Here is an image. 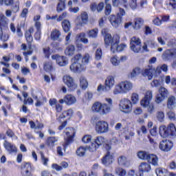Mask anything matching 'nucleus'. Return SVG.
I'll return each instance as SVG.
<instances>
[{"label":"nucleus","mask_w":176,"mask_h":176,"mask_svg":"<svg viewBox=\"0 0 176 176\" xmlns=\"http://www.w3.org/2000/svg\"><path fill=\"white\" fill-rule=\"evenodd\" d=\"M3 146L6 151H7L8 153H9V155H13L14 153L15 154L17 153V147H16V145L10 143L8 140L4 141Z\"/></svg>","instance_id":"obj_16"},{"label":"nucleus","mask_w":176,"mask_h":176,"mask_svg":"<svg viewBox=\"0 0 176 176\" xmlns=\"http://www.w3.org/2000/svg\"><path fill=\"white\" fill-rule=\"evenodd\" d=\"M151 164L148 162H142L139 166V173L136 176H144V173H149L151 171Z\"/></svg>","instance_id":"obj_15"},{"label":"nucleus","mask_w":176,"mask_h":176,"mask_svg":"<svg viewBox=\"0 0 176 176\" xmlns=\"http://www.w3.org/2000/svg\"><path fill=\"white\" fill-rule=\"evenodd\" d=\"M105 101L108 104H102L101 115H107V113H109V112H111V110L112 109V99L111 98H106Z\"/></svg>","instance_id":"obj_12"},{"label":"nucleus","mask_w":176,"mask_h":176,"mask_svg":"<svg viewBox=\"0 0 176 176\" xmlns=\"http://www.w3.org/2000/svg\"><path fill=\"white\" fill-rule=\"evenodd\" d=\"M80 86L82 87V89H87V86H89L87 80H86V78H85L83 76L80 78Z\"/></svg>","instance_id":"obj_43"},{"label":"nucleus","mask_w":176,"mask_h":176,"mask_svg":"<svg viewBox=\"0 0 176 176\" xmlns=\"http://www.w3.org/2000/svg\"><path fill=\"white\" fill-rule=\"evenodd\" d=\"M72 63L70 65V70L74 74H80V72L86 69V65L89 64L90 60V55L85 54L82 56L81 54H77L72 58Z\"/></svg>","instance_id":"obj_1"},{"label":"nucleus","mask_w":176,"mask_h":176,"mask_svg":"<svg viewBox=\"0 0 176 176\" xmlns=\"http://www.w3.org/2000/svg\"><path fill=\"white\" fill-rule=\"evenodd\" d=\"M74 115V110L69 109L63 112V113L58 118V122H62L61 119H71V116Z\"/></svg>","instance_id":"obj_24"},{"label":"nucleus","mask_w":176,"mask_h":176,"mask_svg":"<svg viewBox=\"0 0 176 176\" xmlns=\"http://www.w3.org/2000/svg\"><path fill=\"white\" fill-rule=\"evenodd\" d=\"M146 108H147V111L149 112V113H153V112H155V104L153 103H151V102Z\"/></svg>","instance_id":"obj_58"},{"label":"nucleus","mask_w":176,"mask_h":176,"mask_svg":"<svg viewBox=\"0 0 176 176\" xmlns=\"http://www.w3.org/2000/svg\"><path fill=\"white\" fill-rule=\"evenodd\" d=\"M156 175L157 176H167L168 175V171L167 169L158 168L155 170Z\"/></svg>","instance_id":"obj_33"},{"label":"nucleus","mask_w":176,"mask_h":176,"mask_svg":"<svg viewBox=\"0 0 176 176\" xmlns=\"http://www.w3.org/2000/svg\"><path fill=\"white\" fill-rule=\"evenodd\" d=\"M41 160L43 162V164L44 166H47V163L49 162V158L45 157V154H43V153H41Z\"/></svg>","instance_id":"obj_62"},{"label":"nucleus","mask_w":176,"mask_h":176,"mask_svg":"<svg viewBox=\"0 0 176 176\" xmlns=\"http://www.w3.org/2000/svg\"><path fill=\"white\" fill-rule=\"evenodd\" d=\"M133 108L131 101L129 99H122L120 102V109L124 113H130Z\"/></svg>","instance_id":"obj_7"},{"label":"nucleus","mask_w":176,"mask_h":176,"mask_svg":"<svg viewBox=\"0 0 176 176\" xmlns=\"http://www.w3.org/2000/svg\"><path fill=\"white\" fill-rule=\"evenodd\" d=\"M62 27L65 32H68L69 31V28H71V23H69V21L65 19L62 21Z\"/></svg>","instance_id":"obj_35"},{"label":"nucleus","mask_w":176,"mask_h":176,"mask_svg":"<svg viewBox=\"0 0 176 176\" xmlns=\"http://www.w3.org/2000/svg\"><path fill=\"white\" fill-rule=\"evenodd\" d=\"M43 69L46 71V72L53 71V63L52 62H45L43 64Z\"/></svg>","instance_id":"obj_41"},{"label":"nucleus","mask_w":176,"mask_h":176,"mask_svg":"<svg viewBox=\"0 0 176 176\" xmlns=\"http://www.w3.org/2000/svg\"><path fill=\"white\" fill-rule=\"evenodd\" d=\"M94 142L95 143H92L91 146L87 148L90 152H96L99 146L105 145V144H107V139H105L104 136H98L94 139Z\"/></svg>","instance_id":"obj_4"},{"label":"nucleus","mask_w":176,"mask_h":176,"mask_svg":"<svg viewBox=\"0 0 176 176\" xmlns=\"http://www.w3.org/2000/svg\"><path fill=\"white\" fill-rule=\"evenodd\" d=\"M111 12H112V6H111V4H106L104 10L106 16H109V14H111Z\"/></svg>","instance_id":"obj_56"},{"label":"nucleus","mask_w":176,"mask_h":176,"mask_svg":"<svg viewBox=\"0 0 176 176\" xmlns=\"http://www.w3.org/2000/svg\"><path fill=\"white\" fill-rule=\"evenodd\" d=\"M165 98H164V96L158 94L156 96L155 102H157V104H160V102H162L163 100H164Z\"/></svg>","instance_id":"obj_61"},{"label":"nucleus","mask_w":176,"mask_h":176,"mask_svg":"<svg viewBox=\"0 0 176 176\" xmlns=\"http://www.w3.org/2000/svg\"><path fill=\"white\" fill-rule=\"evenodd\" d=\"M129 5L131 9H133V10L137 9V6H138L137 0H131L129 2Z\"/></svg>","instance_id":"obj_59"},{"label":"nucleus","mask_w":176,"mask_h":176,"mask_svg":"<svg viewBox=\"0 0 176 176\" xmlns=\"http://www.w3.org/2000/svg\"><path fill=\"white\" fill-rule=\"evenodd\" d=\"M153 74H156V68L152 65H148L142 72L143 76H147L148 80H151L153 78Z\"/></svg>","instance_id":"obj_11"},{"label":"nucleus","mask_w":176,"mask_h":176,"mask_svg":"<svg viewBox=\"0 0 176 176\" xmlns=\"http://www.w3.org/2000/svg\"><path fill=\"white\" fill-rule=\"evenodd\" d=\"M130 47L134 53H139L141 50V39L136 36L132 37L130 41Z\"/></svg>","instance_id":"obj_6"},{"label":"nucleus","mask_w":176,"mask_h":176,"mask_svg":"<svg viewBox=\"0 0 176 176\" xmlns=\"http://www.w3.org/2000/svg\"><path fill=\"white\" fill-rule=\"evenodd\" d=\"M166 116H168V119L170 120H172V122H174L176 120V116H175V113L173 111H169L167 112Z\"/></svg>","instance_id":"obj_50"},{"label":"nucleus","mask_w":176,"mask_h":176,"mask_svg":"<svg viewBox=\"0 0 176 176\" xmlns=\"http://www.w3.org/2000/svg\"><path fill=\"white\" fill-rule=\"evenodd\" d=\"M156 117H157L158 122H164V112L158 111L157 113Z\"/></svg>","instance_id":"obj_54"},{"label":"nucleus","mask_w":176,"mask_h":176,"mask_svg":"<svg viewBox=\"0 0 176 176\" xmlns=\"http://www.w3.org/2000/svg\"><path fill=\"white\" fill-rule=\"evenodd\" d=\"M0 27H8V22H6V16L3 14H0Z\"/></svg>","instance_id":"obj_46"},{"label":"nucleus","mask_w":176,"mask_h":176,"mask_svg":"<svg viewBox=\"0 0 176 176\" xmlns=\"http://www.w3.org/2000/svg\"><path fill=\"white\" fill-rule=\"evenodd\" d=\"M109 21L114 28H118L122 24V16L111 15L109 17Z\"/></svg>","instance_id":"obj_19"},{"label":"nucleus","mask_w":176,"mask_h":176,"mask_svg":"<svg viewBox=\"0 0 176 176\" xmlns=\"http://www.w3.org/2000/svg\"><path fill=\"white\" fill-rule=\"evenodd\" d=\"M96 60H101L102 57V50L100 48L97 49L95 54Z\"/></svg>","instance_id":"obj_55"},{"label":"nucleus","mask_w":176,"mask_h":176,"mask_svg":"<svg viewBox=\"0 0 176 176\" xmlns=\"http://www.w3.org/2000/svg\"><path fill=\"white\" fill-rule=\"evenodd\" d=\"M137 156L138 159H140L141 160H149V156H151V154L145 151H140L138 152Z\"/></svg>","instance_id":"obj_27"},{"label":"nucleus","mask_w":176,"mask_h":176,"mask_svg":"<svg viewBox=\"0 0 176 176\" xmlns=\"http://www.w3.org/2000/svg\"><path fill=\"white\" fill-rule=\"evenodd\" d=\"M159 94L166 98L168 96V90L164 88V87H161L159 89Z\"/></svg>","instance_id":"obj_48"},{"label":"nucleus","mask_w":176,"mask_h":176,"mask_svg":"<svg viewBox=\"0 0 176 176\" xmlns=\"http://www.w3.org/2000/svg\"><path fill=\"white\" fill-rule=\"evenodd\" d=\"M9 39V34L6 33H3L2 31V27L0 28V41H3V42H6Z\"/></svg>","instance_id":"obj_47"},{"label":"nucleus","mask_w":176,"mask_h":176,"mask_svg":"<svg viewBox=\"0 0 176 176\" xmlns=\"http://www.w3.org/2000/svg\"><path fill=\"white\" fill-rule=\"evenodd\" d=\"M160 135L162 138H167L169 135L175 136L176 135V128L175 125L173 123L169 124L168 127L164 125L160 126Z\"/></svg>","instance_id":"obj_3"},{"label":"nucleus","mask_w":176,"mask_h":176,"mask_svg":"<svg viewBox=\"0 0 176 176\" xmlns=\"http://www.w3.org/2000/svg\"><path fill=\"white\" fill-rule=\"evenodd\" d=\"M89 38H97L98 35V29L91 30L87 32Z\"/></svg>","instance_id":"obj_45"},{"label":"nucleus","mask_w":176,"mask_h":176,"mask_svg":"<svg viewBox=\"0 0 176 176\" xmlns=\"http://www.w3.org/2000/svg\"><path fill=\"white\" fill-rule=\"evenodd\" d=\"M60 36L61 32L57 29L54 30L51 33V38H52L53 41H61V38H60Z\"/></svg>","instance_id":"obj_30"},{"label":"nucleus","mask_w":176,"mask_h":176,"mask_svg":"<svg viewBox=\"0 0 176 176\" xmlns=\"http://www.w3.org/2000/svg\"><path fill=\"white\" fill-rule=\"evenodd\" d=\"M143 24H144V19L141 18H138L135 21V26H134L135 30H140V28L142 27Z\"/></svg>","instance_id":"obj_38"},{"label":"nucleus","mask_w":176,"mask_h":176,"mask_svg":"<svg viewBox=\"0 0 176 176\" xmlns=\"http://www.w3.org/2000/svg\"><path fill=\"white\" fill-rule=\"evenodd\" d=\"M116 39L112 38V36L110 34H106L104 36V43L107 46H109L112 43V41H116Z\"/></svg>","instance_id":"obj_42"},{"label":"nucleus","mask_w":176,"mask_h":176,"mask_svg":"<svg viewBox=\"0 0 176 176\" xmlns=\"http://www.w3.org/2000/svg\"><path fill=\"white\" fill-rule=\"evenodd\" d=\"M133 89V83L125 80L116 85L113 89V94H126Z\"/></svg>","instance_id":"obj_2"},{"label":"nucleus","mask_w":176,"mask_h":176,"mask_svg":"<svg viewBox=\"0 0 176 176\" xmlns=\"http://www.w3.org/2000/svg\"><path fill=\"white\" fill-rule=\"evenodd\" d=\"M77 38H79L80 41L85 45L89 43V39L86 38V34H85V32L77 34Z\"/></svg>","instance_id":"obj_39"},{"label":"nucleus","mask_w":176,"mask_h":176,"mask_svg":"<svg viewBox=\"0 0 176 176\" xmlns=\"http://www.w3.org/2000/svg\"><path fill=\"white\" fill-rule=\"evenodd\" d=\"M65 133L66 134V137H65V144H64V147L67 148V146L72 142L74 140V135H75V132L74 131V129L71 128H67L65 130Z\"/></svg>","instance_id":"obj_10"},{"label":"nucleus","mask_w":176,"mask_h":176,"mask_svg":"<svg viewBox=\"0 0 176 176\" xmlns=\"http://www.w3.org/2000/svg\"><path fill=\"white\" fill-rule=\"evenodd\" d=\"M140 100V97L138 96V95L135 93L132 94L131 96V101L133 102V104H137L138 102Z\"/></svg>","instance_id":"obj_57"},{"label":"nucleus","mask_w":176,"mask_h":176,"mask_svg":"<svg viewBox=\"0 0 176 176\" xmlns=\"http://www.w3.org/2000/svg\"><path fill=\"white\" fill-rule=\"evenodd\" d=\"M31 164L24 163L21 166V174L23 176H30L31 175Z\"/></svg>","instance_id":"obj_21"},{"label":"nucleus","mask_w":176,"mask_h":176,"mask_svg":"<svg viewBox=\"0 0 176 176\" xmlns=\"http://www.w3.org/2000/svg\"><path fill=\"white\" fill-rule=\"evenodd\" d=\"M111 45V50L113 53L118 51V46L119 45V41L118 39L112 41Z\"/></svg>","instance_id":"obj_37"},{"label":"nucleus","mask_w":176,"mask_h":176,"mask_svg":"<svg viewBox=\"0 0 176 176\" xmlns=\"http://www.w3.org/2000/svg\"><path fill=\"white\" fill-rule=\"evenodd\" d=\"M176 106V99L173 96H170L167 100V108L168 109H174Z\"/></svg>","instance_id":"obj_26"},{"label":"nucleus","mask_w":176,"mask_h":176,"mask_svg":"<svg viewBox=\"0 0 176 176\" xmlns=\"http://www.w3.org/2000/svg\"><path fill=\"white\" fill-rule=\"evenodd\" d=\"M168 6H170L173 10L176 9V0H169Z\"/></svg>","instance_id":"obj_64"},{"label":"nucleus","mask_w":176,"mask_h":176,"mask_svg":"<svg viewBox=\"0 0 176 176\" xmlns=\"http://www.w3.org/2000/svg\"><path fill=\"white\" fill-rule=\"evenodd\" d=\"M119 166H126L127 164V158L124 155H121L118 158Z\"/></svg>","instance_id":"obj_40"},{"label":"nucleus","mask_w":176,"mask_h":176,"mask_svg":"<svg viewBox=\"0 0 176 176\" xmlns=\"http://www.w3.org/2000/svg\"><path fill=\"white\" fill-rule=\"evenodd\" d=\"M86 151H87V148L86 147L80 146L76 151V154L78 155V156L83 157V156L86 155Z\"/></svg>","instance_id":"obj_36"},{"label":"nucleus","mask_w":176,"mask_h":176,"mask_svg":"<svg viewBox=\"0 0 176 176\" xmlns=\"http://www.w3.org/2000/svg\"><path fill=\"white\" fill-rule=\"evenodd\" d=\"M155 71L157 74L160 75V74H162V71L164 72H167V71H168V66H167L166 64L159 65L155 69Z\"/></svg>","instance_id":"obj_31"},{"label":"nucleus","mask_w":176,"mask_h":176,"mask_svg":"<svg viewBox=\"0 0 176 176\" xmlns=\"http://www.w3.org/2000/svg\"><path fill=\"white\" fill-rule=\"evenodd\" d=\"M140 74H141V68L135 67L133 69L132 72L130 73V77L135 78L138 76Z\"/></svg>","instance_id":"obj_44"},{"label":"nucleus","mask_w":176,"mask_h":176,"mask_svg":"<svg viewBox=\"0 0 176 176\" xmlns=\"http://www.w3.org/2000/svg\"><path fill=\"white\" fill-rule=\"evenodd\" d=\"M160 149L164 152H168L173 148V142L167 140H164L160 143Z\"/></svg>","instance_id":"obj_17"},{"label":"nucleus","mask_w":176,"mask_h":176,"mask_svg":"<svg viewBox=\"0 0 176 176\" xmlns=\"http://www.w3.org/2000/svg\"><path fill=\"white\" fill-rule=\"evenodd\" d=\"M153 166H159V158L156 155L150 154L149 160Z\"/></svg>","instance_id":"obj_34"},{"label":"nucleus","mask_w":176,"mask_h":176,"mask_svg":"<svg viewBox=\"0 0 176 176\" xmlns=\"http://www.w3.org/2000/svg\"><path fill=\"white\" fill-rule=\"evenodd\" d=\"M52 59L55 60L60 67H65L68 64V59L65 56H60L59 55L55 54L52 56Z\"/></svg>","instance_id":"obj_18"},{"label":"nucleus","mask_w":176,"mask_h":176,"mask_svg":"<svg viewBox=\"0 0 176 176\" xmlns=\"http://www.w3.org/2000/svg\"><path fill=\"white\" fill-rule=\"evenodd\" d=\"M153 23L155 25H157V27H160V25H162V19H160V18H159V16L155 17L153 20Z\"/></svg>","instance_id":"obj_60"},{"label":"nucleus","mask_w":176,"mask_h":176,"mask_svg":"<svg viewBox=\"0 0 176 176\" xmlns=\"http://www.w3.org/2000/svg\"><path fill=\"white\" fill-rule=\"evenodd\" d=\"M65 9V3L60 1L56 7L57 12H63Z\"/></svg>","instance_id":"obj_53"},{"label":"nucleus","mask_w":176,"mask_h":176,"mask_svg":"<svg viewBox=\"0 0 176 176\" xmlns=\"http://www.w3.org/2000/svg\"><path fill=\"white\" fill-rule=\"evenodd\" d=\"M116 174L119 176H124L126 175V170L122 168H116Z\"/></svg>","instance_id":"obj_51"},{"label":"nucleus","mask_w":176,"mask_h":176,"mask_svg":"<svg viewBox=\"0 0 176 176\" xmlns=\"http://www.w3.org/2000/svg\"><path fill=\"white\" fill-rule=\"evenodd\" d=\"M107 90H111L115 86V78L112 76H108L104 82Z\"/></svg>","instance_id":"obj_22"},{"label":"nucleus","mask_w":176,"mask_h":176,"mask_svg":"<svg viewBox=\"0 0 176 176\" xmlns=\"http://www.w3.org/2000/svg\"><path fill=\"white\" fill-rule=\"evenodd\" d=\"M58 141V138L56 137H50L47 139L45 144L50 149L56 146V142Z\"/></svg>","instance_id":"obj_25"},{"label":"nucleus","mask_w":176,"mask_h":176,"mask_svg":"<svg viewBox=\"0 0 176 176\" xmlns=\"http://www.w3.org/2000/svg\"><path fill=\"white\" fill-rule=\"evenodd\" d=\"M76 98L75 96H74L72 94H67L66 96H65V97L63 98V99H60L59 100L60 104H66V105H74L75 104H76Z\"/></svg>","instance_id":"obj_13"},{"label":"nucleus","mask_w":176,"mask_h":176,"mask_svg":"<svg viewBox=\"0 0 176 176\" xmlns=\"http://www.w3.org/2000/svg\"><path fill=\"white\" fill-rule=\"evenodd\" d=\"M165 83L171 85V86H176V78H172L170 76H166L164 78Z\"/></svg>","instance_id":"obj_32"},{"label":"nucleus","mask_w":176,"mask_h":176,"mask_svg":"<svg viewBox=\"0 0 176 176\" xmlns=\"http://www.w3.org/2000/svg\"><path fill=\"white\" fill-rule=\"evenodd\" d=\"M168 47H174L176 46V39L175 38H172L169 40L168 42Z\"/></svg>","instance_id":"obj_63"},{"label":"nucleus","mask_w":176,"mask_h":176,"mask_svg":"<svg viewBox=\"0 0 176 176\" xmlns=\"http://www.w3.org/2000/svg\"><path fill=\"white\" fill-rule=\"evenodd\" d=\"M65 54L66 56H74L75 54V45H68L65 50Z\"/></svg>","instance_id":"obj_29"},{"label":"nucleus","mask_w":176,"mask_h":176,"mask_svg":"<svg viewBox=\"0 0 176 176\" xmlns=\"http://www.w3.org/2000/svg\"><path fill=\"white\" fill-rule=\"evenodd\" d=\"M91 140H93L91 135H85L82 138V141L84 144H89V142H91Z\"/></svg>","instance_id":"obj_49"},{"label":"nucleus","mask_w":176,"mask_h":176,"mask_svg":"<svg viewBox=\"0 0 176 176\" xmlns=\"http://www.w3.org/2000/svg\"><path fill=\"white\" fill-rule=\"evenodd\" d=\"M63 82L67 86L70 91H74L78 89V84L75 83L74 78L70 76H63Z\"/></svg>","instance_id":"obj_8"},{"label":"nucleus","mask_w":176,"mask_h":176,"mask_svg":"<svg viewBox=\"0 0 176 176\" xmlns=\"http://www.w3.org/2000/svg\"><path fill=\"white\" fill-rule=\"evenodd\" d=\"M80 19L78 23H77V28L80 29L83 27V24H87L89 21V14H87L85 11H83L80 14Z\"/></svg>","instance_id":"obj_20"},{"label":"nucleus","mask_w":176,"mask_h":176,"mask_svg":"<svg viewBox=\"0 0 176 176\" xmlns=\"http://www.w3.org/2000/svg\"><path fill=\"white\" fill-rule=\"evenodd\" d=\"M152 98H153V94L152 93V91H147L144 95V98L140 101L142 107L146 108L152 101Z\"/></svg>","instance_id":"obj_14"},{"label":"nucleus","mask_w":176,"mask_h":176,"mask_svg":"<svg viewBox=\"0 0 176 176\" xmlns=\"http://www.w3.org/2000/svg\"><path fill=\"white\" fill-rule=\"evenodd\" d=\"M102 107V103L100 102H96L93 104L91 109L93 112H96V113H100L101 115Z\"/></svg>","instance_id":"obj_28"},{"label":"nucleus","mask_w":176,"mask_h":176,"mask_svg":"<svg viewBox=\"0 0 176 176\" xmlns=\"http://www.w3.org/2000/svg\"><path fill=\"white\" fill-rule=\"evenodd\" d=\"M164 61H170L172 58H176V48H171L164 51L162 55Z\"/></svg>","instance_id":"obj_9"},{"label":"nucleus","mask_w":176,"mask_h":176,"mask_svg":"<svg viewBox=\"0 0 176 176\" xmlns=\"http://www.w3.org/2000/svg\"><path fill=\"white\" fill-rule=\"evenodd\" d=\"M95 130L98 134H105L109 131V125L105 121H98L96 124Z\"/></svg>","instance_id":"obj_5"},{"label":"nucleus","mask_w":176,"mask_h":176,"mask_svg":"<svg viewBox=\"0 0 176 176\" xmlns=\"http://www.w3.org/2000/svg\"><path fill=\"white\" fill-rule=\"evenodd\" d=\"M110 61L111 64H113L115 67H117V65H119V64H120V60L118 59V57L116 56L111 57Z\"/></svg>","instance_id":"obj_52"},{"label":"nucleus","mask_w":176,"mask_h":176,"mask_svg":"<svg viewBox=\"0 0 176 176\" xmlns=\"http://www.w3.org/2000/svg\"><path fill=\"white\" fill-rule=\"evenodd\" d=\"M102 163L104 164V166H111L112 164V155H111V152L108 151L105 156L102 157Z\"/></svg>","instance_id":"obj_23"}]
</instances>
